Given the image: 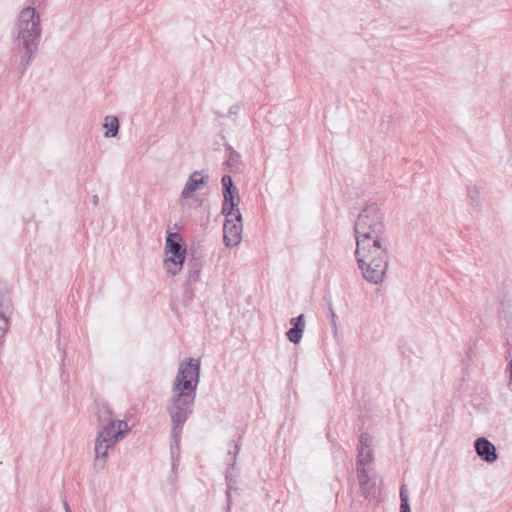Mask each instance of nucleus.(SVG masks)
<instances>
[{"instance_id":"obj_1","label":"nucleus","mask_w":512,"mask_h":512,"mask_svg":"<svg viewBox=\"0 0 512 512\" xmlns=\"http://www.w3.org/2000/svg\"><path fill=\"white\" fill-rule=\"evenodd\" d=\"M354 230L357 244L355 255L363 277L373 284H379L384 279V223L376 204H369L360 212Z\"/></svg>"},{"instance_id":"obj_2","label":"nucleus","mask_w":512,"mask_h":512,"mask_svg":"<svg viewBox=\"0 0 512 512\" xmlns=\"http://www.w3.org/2000/svg\"><path fill=\"white\" fill-rule=\"evenodd\" d=\"M199 382L200 360L189 358L180 363L172 385L173 396L167 404L172 423L171 439L177 445L181 440L184 424L193 413Z\"/></svg>"},{"instance_id":"obj_3","label":"nucleus","mask_w":512,"mask_h":512,"mask_svg":"<svg viewBox=\"0 0 512 512\" xmlns=\"http://www.w3.org/2000/svg\"><path fill=\"white\" fill-rule=\"evenodd\" d=\"M41 35L42 27L37 10L32 6L23 8L11 30L13 47L10 62L12 66L18 67L20 77L38 51Z\"/></svg>"},{"instance_id":"obj_4","label":"nucleus","mask_w":512,"mask_h":512,"mask_svg":"<svg viewBox=\"0 0 512 512\" xmlns=\"http://www.w3.org/2000/svg\"><path fill=\"white\" fill-rule=\"evenodd\" d=\"M98 432L94 452V467L97 470L103 469L108 458V451L121 441L130 431L126 421H110L101 426Z\"/></svg>"},{"instance_id":"obj_5","label":"nucleus","mask_w":512,"mask_h":512,"mask_svg":"<svg viewBox=\"0 0 512 512\" xmlns=\"http://www.w3.org/2000/svg\"><path fill=\"white\" fill-rule=\"evenodd\" d=\"M357 478L359 481L362 495L369 501H375L377 504L380 500V489L375 486V482H371L368 476L366 466L373 460V452L371 448L357 447Z\"/></svg>"},{"instance_id":"obj_6","label":"nucleus","mask_w":512,"mask_h":512,"mask_svg":"<svg viewBox=\"0 0 512 512\" xmlns=\"http://www.w3.org/2000/svg\"><path fill=\"white\" fill-rule=\"evenodd\" d=\"M165 253L171 254L164 260L167 271L176 275L183 267L186 260L187 246L178 232H168L165 242Z\"/></svg>"},{"instance_id":"obj_7","label":"nucleus","mask_w":512,"mask_h":512,"mask_svg":"<svg viewBox=\"0 0 512 512\" xmlns=\"http://www.w3.org/2000/svg\"><path fill=\"white\" fill-rule=\"evenodd\" d=\"M11 313L12 303L8 286L6 283L0 282V339H2L8 331Z\"/></svg>"},{"instance_id":"obj_8","label":"nucleus","mask_w":512,"mask_h":512,"mask_svg":"<svg viewBox=\"0 0 512 512\" xmlns=\"http://www.w3.org/2000/svg\"><path fill=\"white\" fill-rule=\"evenodd\" d=\"M242 220L237 221L235 217H226L223 224V241L226 247L237 246L242 239Z\"/></svg>"},{"instance_id":"obj_9","label":"nucleus","mask_w":512,"mask_h":512,"mask_svg":"<svg viewBox=\"0 0 512 512\" xmlns=\"http://www.w3.org/2000/svg\"><path fill=\"white\" fill-rule=\"evenodd\" d=\"M474 448L479 458L486 463H494L498 459L495 445L485 437L477 438Z\"/></svg>"},{"instance_id":"obj_10","label":"nucleus","mask_w":512,"mask_h":512,"mask_svg":"<svg viewBox=\"0 0 512 512\" xmlns=\"http://www.w3.org/2000/svg\"><path fill=\"white\" fill-rule=\"evenodd\" d=\"M240 196L238 189L234 192L223 194V203L221 213L225 217H235V220L241 221V212L238 208Z\"/></svg>"},{"instance_id":"obj_11","label":"nucleus","mask_w":512,"mask_h":512,"mask_svg":"<svg viewBox=\"0 0 512 512\" xmlns=\"http://www.w3.org/2000/svg\"><path fill=\"white\" fill-rule=\"evenodd\" d=\"M290 324L292 327L286 332V337L291 343L298 344L304 333L305 315L300 314L297 317L290 319Z\"/></svg>"},{"instance_id":"obj_12","label":"nucleus","mask_w":512,"mask_h":512,"mask_svg":"<svg viewBox=\"0 0 512 512\" xmlns=\"http://www.w3.org/2000/svg\"><path fill=\"white\" fill-rule=\"evenodd\" d=\"M200 175L201 172L195 171L189 176L181 192L182 198H188L192 192L196 191L200 187V185H204L207 182L208 176L200 177Z\"/></svg>"},{"instance_id":"obj_13","label":"nucleus","mask_w":512,"mask_h":512,"mask_svg":"<svg viewBox=\"0 0 512 512\" xmlns=\"http://www.w3.org/2000/svg\"><path fill=\"white\" fill-rule=\"evenodd\" d=\"M224 146L227 152L225 164L230 168L231 172L238 171L242 164L241 155L230 144L226 143Z\"/></svg>"},{"instance_id":"obj_14","label":"nucleus","mask_w":512,"mask_h":512,"mask_svg":"<svg viewBox=\"0 0 512 512\" xmlns=\"http://www.w3.org/2000/svg\"><path fill=\"white\" fill-rule=\"evenodd\" d=\"M96 415L100 426L108 424L110 421H117L113 419V410L107 402H102L97 405Z\"/></svg>"},{"instance_id":"obj_15","label":"nucleus","mask_w":512,"mask_h":512,"mask_svg":"<svg viewBox=\"0 0 512 512\" xmlns=\"http://www.w3.org/2000/svg\"><path fill=\"white\" fill-rule=\"evenodd\" d=\"M187 266L189 268L188 280L190 282H196L197 280H199L202 269V262L200 258L192 254L191 257L188 259Z\"/></svg>"},{"instance_id":"obj_16","label":"nucleus","mask_w":512,"mask_h":512,"mask_svg":"<svg viewBox=\"0 0 512 512\" xmlns=\"http://www.w3.org/2000/svg\"><path fill=\"white\" fill-rule=\"evenodd\" d=\"M238 473L236 472V468L233 469L231 466H228L225 474L226 484H227V505L230 507L231 504V491L236 489Z\"/></svg>"},{"instance_id":"obj_17","label":"nucleus","mask_w":512,"mask_h":512,"mask_svg":"<svg viewBox=\"0 0 512 512\" xmlns=\"http://www.w3.org/2000/svg\"><path fill=\"white\" fill-rule=\"evenodd\" d=\"M119 119L116 116H106L104 118L103 128L106 129L104 136L107 138H112L117 136L119 132Z\"/></svg>"},{"instance_id":"obj_18","label":"nucleus","mask_w":512,"mask_h":512,"mask_svg":"<svg viewBox=\"0 0 512 512\" xmlns=\"http://www.w3.org/2000/svg\"><path fill=\"white\" fill-rule=\"evenodd\" d=\"M241 448V436H239L238 440H232L229 442V450L227 453V462L228 466L235 469L237 456L240 452Z\"/></svg>"},{"instance_id":"obj_19","label":"nucleus","mask_w":512,"mask_h":512,"mask_svg":"<svg viewBox=\"0 0 512 512\" xmlns=\"http://www.w3.org/2000/svg\"><path fill=\"white\" fill-rule=\"evenodd\" d=\"M481 191L480 188L476 185L467 186V197L469 199V205L475 208L480 207L481 205Z\"/></svg>"},{"instance_id":"obj_20","label":"nucleus","mask_w":512,"mask_h":512,"mask_svg":"<svg viewBox=\"0 0 512 512\" xmlns=\"http://www.w3.org/2000/svg\"><path fill=\"white\" fill-rule=\"evenodd\" d=\"M400 512H411L406 485L400 488Z\"/></svg>"},{"instance_id":"obj_21","label":"nucleus","mask_w":512,"mask_h":512,"mask_svg":"<svg viewBox=\"0 0 512 512\" xmlns=\"http://www.w3.org/2000/svg\"><path fill=\"white\" fill-rule=\"evenodd\" d=\"M221 184H222V194L234 192L236 189H238L234 185L233 179L229 174H225L222 176Z\"/></svg>"},{"instance_id":"obj_22","label":"nucleus","mask_w":512,"mask_h":512,"mask_svg":"<svg viewBox=\"0 0 512 512\" xmlns=\"http://www.w3.org/2000/svg\"><path fill=\"white\" fill-rule=\"evenodd\" d=\"M372 438L368 433H362L359 437V448H371Z\"/></svg>"},{"instance_id":"obj_23","label":"nucleus","mask_w":512,"mask_h":512,"mask_svg":"<svg viewBox=\"0 0 512 512\" xmlns=\"http://www.w3.org/2000/svg\"><path fill=\"white\" fill-rule=\"evenodd\" d=\"M172 441H173V444L171 445V448H170L171 456H172V459H174V458L178 459L179 453H180V441L178 442V447H177L176 442L173 439H172Z\"/></svg>"},{"instance_id":"obj_24","label":"nucleus","mask_w":512,"mask_h":512,"mask_svg":"<svg viewBox=\"0 0 512 512\" xmlns=\"http://www.w3.org/2000/svg\"><path fill=\"white\" fill-rule=\"evenodd\" d=\"M241 109V106L240 104H235V105H232L229 110H228V116L231 117L233 115H236L238 114V112L240 111Z\"/></svg>"},{"instance_id":"obj_25","label":"nucleus","mask_w":512,"mask_h":512,"mask_svg":"<svg viewBox=\"0 0 512 512\" xmlns=\"http://www.w3.org/2000/svg\"><path fill=\"white\" fill-rule=\"evenodd\" d=\"M329 312H330V315H329V317H330V323H331V325L334 327V329L336 330V328H337V327H336V320H335V318H336V314L334 313V311H333V309H332V306H331V305L329 306Z\"/></svg>"},{"instance_id":"obj_26","label":"nucleus","mask_w":512,"mask_h":512,"mask_svg":"<svg viewBox=\"0 0 512 512\" xmlns=\"http://www.w3.org/2000/svg\"><path fill=\"white\" fill-rule=\"evenodd\" d=\"M401 353L404 357H410V355L413 353L411 348L407 347L406 345H403L401 347Z\"/></svg>"},{"instance_id":"obj_27","label":"nucleus","mask_w":512,"mask_h":512,"mask_svg":"<svg viewBox=\"0 0 512 512\" xmlns=\"http://www.w3.org/2000/svg\"><path fill=\"white\" fill-rule=\"evenodd\" d=\"M92 203H93L95 206H97V205H98V203H99V197H98V195H93V197H92Z\"/></svg>"},{"instance_id":"obj_28","label":"nucleus","mask_w":512,"mask_h":512,"mask_svg":"<svg viewBox=\"0 0 512 512\" xmlns=\"http://www.w3.org/2000/svg\"><path fill=\"white\" fill-rule=\"evenodd\" d=\"M178 465V459H172V470H175Z\"/></svg>"},{"instance_id":"obj_29","label":"nucleus","mask_w":512,"mask_h":512,"mask_svg":"<svg viewBox=\"0 0 512 512\" xmlns=\"http://www.w3.org/2000/svg\"><path fill=\"white\" fill-rule=\"evenodd\" d=\"M509 371H510V381L512 383V360L508 363Z\"/></svg>"},{"instance_id":"obj_30","label":"nucleus","mask_w":512,"mask_h":512,"mask_svg":"<svg viewBox=\"0 0 512 512\" xmlns=\"http://www.w3.org/2000/svg\"><path fill=\"white\" fill-rule=\"evenodd\" d=\"M64 506H65V510H66V512H71V511H70V507H69V505H68V503H67V502H64Z\"/></svg>"},{"instance_id":"obj_31","label":"nucleus","mask_w":512,"mask_h":512,"mask_svg":"<svg viewBox=\"0 0 512 512\" xmlns=\"http://www.w3.org/2000/svg\"><path fill=\"white\" fill-rule=\"evenodd\" d=\"M64 506H65V510H66V512H71V511H70V507H69V505H68V503H67V502H64Z\"/></svg>"}]
</instances>
